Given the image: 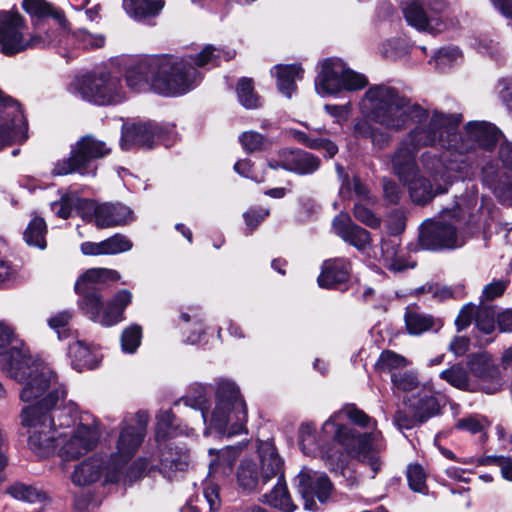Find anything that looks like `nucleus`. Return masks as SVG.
<instances>
[{
    "mask_svg": "<svg viewBox=\"0 0 512 512\" xmlns=\"http://www.w3.org/2000/svg\"><path fill=\"white\" fill-rule=\"evenodd\" d=\"M400 142L392 157V167L395 173L406 177L407 173L415 170V155L424 147H440L443 152L437 154L427 151L421 155L423 169L434 181L438 178L448 184L451 179L450 172H459L463 168V159L454 158L453 146L457 138V128L462 121L460 114H445L438 110L429 112Z\"/></svg>",
    "mask_w": 512,
    "mask_h": 512,
    "instance_id": "obj_1",
    "label": "nucleus"
},
{
    "mask_svg": "<svg viewBox=\"0 0 512 512\" xmlns=\"http://www.w3.org/2000/svg\"><path fill=\"white\" fill-rule=\"evenodd\" d=\"M234 52H225L206 45L195 57L180 58L172 55H148L131 64L125 73L126 84L134 92L154 91L164 96L182 95L199 81L194 67L218 65L234 57Z\"/></svg>",
    "mask_w": 512,
    "mask_h": 512,
    "instance_id": "obj_2",
    "label": "nucleus"
},
{
    "mask_svg": "<svg viewBox=\"0 0 512 512\" xmlns=\"http://www.w3.org/2000/svg\"><path fill=\"white\" fill-rule=\"evenodd\" d=\"M359 108L365 118L355 122L354 134L357 138L370 139L379 149L390 142L391 136L371 122L398 132L405 129L409 121H421L428 115L423 107L412 103L396 88L386 84L369 87L361 98Z\"/></svg>",
    "mask_w": 512,
    "mask_h": 512,
    "instance_id": "obj_3",
    "label": "nucleus"
},
{
    "mask_svg": "<svg viewBox=\"0 0 512 512\" xmlns=\"http://www.w3.org/2000/svg\"><path fill=\"white\" fill-rule=\"evenodd\" d=\"M325 438H332L346 452L369 466L372 478L381 469L379 451L383 449L382 434L376 428V421L354 405L335 412L323 424Z\"/></svg>",
    "mask_w": 512,
    "mask_h": 512,
    "instance_id": "obj_4",
    "label": "nucleus"
},
{
    "mask_svg": "<svg viewBox=\"0 0 512 512\" xmlns=\"http://www.w3.org/2000/svg\"><path fill=\"white\" fill-rule=\"evenodd\" d=\"M120 277L119 272L113 269L92 268L76 281L75 291L82 297L80 308L93 322L111 327L124 320V310L132 301V293L122 289L106 304L99 293L108 282L117 281Z\"/></svg>",
    "mask_w": 512,
    "mask_h": 512,
    "instance_id": "obj_5",
    "label": "nucleus"
},
{
    "mask_svg": "<svg viewBox=\"0 0 512 512\" xmlns=\"http://www.w3.org/2000/svg\"><path fill=\"white\" fill-rule=\"evenodd\" d=\"M185 405L201 411L204 422L222 435L232 436L246 432L247 408L238 387L230 381L218 383L215 404L208 417L206 388L200 386L193 395L182 399Z\"/></svg>",
    "mask_w": 512,
    "mask_h": 512,
    "instance_id": "obj_6",
    "label": "nucleus"
},
{
    "mask_svg": "<svg viewBox=\"0 0 512 512\" xmlns=\"http://www.w3.org/2000/svg\"><path fill=\"white\" fill-rule=\"evenodd\" d=\"M22 370L25 371L23 379L15 380L25 383L20 399L27 403L26 406H36L39 410H51L64 399L65 386L59 383L57 375L49 366L33 360L29 355L22 362Z\"/></svg>",
    "mask_w": 512,
    "mask_h": 512,
    "instance_id": "obj_7",
    "label": "nucleus"
},
{
    "mask_svg": "<svg viewBox=\"0 0 512 512\" xmlns=\"http://www.w3.org/2000/svg\"><path fill=\"white\" fill-rule=\"evenodd\" d=\"M146 424L147 415L138 413L135 417L125 420L121 426L116 452L110 458L123 473L124 481L136 480L146 469L147 463L143 459H138L128 468L126 467L144 439Z\"/></svg>",
    "mask_w": 512,
    "mask_h": 512,
    "instance_id": "obj_8",
    "label": "nucleus"
},
{
    "mask_svg": "<svg viewBox=\"0 0 512 512\" xmlns=\"http://www.w3.org/2000/svg\"><path fill=\"white\" fill-rule=\"evenodd\" d=\"M73 94L96 105H116L127 98L120 77L110 72L88 73L74 80Z\"/></svg>",
    "mask_w": 512,
    "mask_h": 512,
    "instance_id": "obj_9",
    "label": "nucleus"
},
{
    "mask_svg": "<svg viewBox=\"0 0 512 512\" xmlns=\"http://www.w3.org/2000/svg\"><path fill=\"white\" fill-rule=\"evenodd\" d=\"M367 85L366 76L350 69L340 58H327L318 64L315 89L321 97L361 90Z\"/></svg>",
    "mask_w": 512,
    "mask_h": 512,
    "instance_id": "obj_10",
    "label": "nucleus"
},
{
    "mask_svg": "<svg viewBox=\"0 0 512 512\" xmlns=\"http://www.w3.org/2000/svg\"><path fill=\"white\" fill-rule=\"evenodd\" d=\"M110 151L111 149L106 143L93 136H84L72 147L69 157L54 163L51 173L53 176H65L72 173L94 176L97 170L94 161L108 155Z\"/></svg>",
    "mask_w": 512,
    "mask_h": 512,
    "instance_id": "obj_11",
    "label": "nucleus"
},
{
    "mask_svg": "<svg viewBox=\"0 0 512 512\" xmlns=\"http://www.w3.org/2000/svg\"><path fill=\"white\" fill-rule=\"evenodd\" d=\"M50 410H39L36 406H25L21 411V425L27 429L29 448L38 456L49 455L58 446V432Z\"/></svg>",
    "mask_w": 512,
    "mask_h": 512,
    "instance_id": "obj_12",
    "label": "nucleus"
},
{
    "mask_svg": "<svg viewBox=\"0 0 512 512\" xmlns=\"http://www.w3.org/2000/svg\"><path fill=\"white\" fill-rule=\"evenodd\" d=\"M24 21L20 14L11 11L0 12V51L12 56L28 48L45 47L53 41L52 35L36 33L29 40L24 38Z\"/></svg>",
    "mask_w": 512,
    "mask_h": 512,
    "instance_id": "obj_13",
    "label": "nucleus"
},
{
    "mask_svg": "<svg viewBox=\"0 0 512 512\" xmlns=\"http://www.w3.org/2000/svg\"><path fill=\"white\" fill-rule=\"evenodd\" d=\"M101 437L98 420L89 412L79 416L77 425L59 438L60 456L66 460L77 459L93 450Z\"/></svg>",
    "mask_w": 512,
    "mask_h": 512,
    "instance_id": "obj_14",
    "label": "nucleus"
},
{
    "mask_svg": "<svg viewBox=\"0 0 512 512\" xmlns=\"http://www.w3.org/2000/svg\"><path fill=\"white\" fill-rule=\"evenodd\" d=\"M445 212L440 219L425 221L420 229L419 244L423 249L438 251L456 249L465 244L466 237L461 230V221H448Z\"/></svg>",
    "mask_w": 512,
    "mask_h": 512,
    "instance_id": "obj_15",
    "label": "nucleus"
},
{
    "mask_svg": "<svg viewBox=\"0 0 512 512\" xmlns=\"http://www.w3.org/2000/svg\"><path fill=\"white\" fill-rule=\"evenodd\" d=\"M176 141L173 125H160L151 121L127 123L122 128L121 147L151 149L158 144L169 147Z\"/></svg>",
    "mask_w": 512,
    "mask_h": 512,
    "instance_id": "obj_16",
    "label": "nucleus"
},
{
    "mask_svg": "<svg viewBox=\"0 0 512 512\" xmlns=\"http://www.w3.org/2000/svg\"><path fill=\"white\" fill-rule=\"evenodd\" d=\"M445 4L429 3L424 0H407L403 6V15L407 23L419 31L438 34L447 28L442 13Z\"/></svg>",
    "mask_w": 512,
    "mask_h": 512,
    "instance_id": "obj_17",
    "label": "nucleus"
},
{
    "mask_svg": "<svg viewBox=\"0 0 512 512\" xmlns=\"http://www.w3.org/2000/svg\"><path fill=\"white\" fill-rule=\"evenodd\" d=\"M501 137L500 130L490 122L470 121L464 126V133L457 134L454 141V158L474 152L477 148L492 149Z\"/></svg>",
    "mask_w": 512,
    "mask_h": 512,
    "instance_id": "obj_18",
    "label": "nucleus"
},
{
    "mask_svg": "<svg viewBox=\"0 0 512 512\" xmlns=\"http://www.w3.org/2000/svg\"><path fill=\"white\" fill-rule=\"evenodd\" d=\"M105 482L124 480L123 473L118 470L111 458L95 454L75 466L71 481L76 486H88L101 479Z\"/></svg>",
    "mask_w": 512,
    "mask_h": 512,
    "instance_id": "obj_19",
    "label": "nucleus"
},
{
    "mask_svg": "<svg viewBox=\"0 0 512 512\" xmlns=\"http://www.w3.org/2000/svg\"><path fill=\"white\" fill-rule=\"evenodd\" d=\"M240 454V448L227 446L218 452L217 459L211 461L209 466V478L203 482L204 501L209 506V511L220 508L219 486L212 477H225L232 473L233 466Z\"/></svg>",
    "mask_w": 512,
    "mask_h": 512,
    "instance_id": "obj_20",
    "label": "nucleus"
},
{
    "mask_svg": "<svg viewBox=\"0 0 512 512\" xmlns=\"http://www.w3.org/2000/svg\"><path fill=\"white\" fill-rule=\"evenodd\" d=\"M499 158L502 162L501 169H495L492 165L482 168L483 181L489 185L495 195L502 201L512 202V143L504 142L499 149Z\"/></svg>",
    "mask_w": 512,
    "mask_h": 512,
    "instance_id": "obj_21",
    "label": "nucleus"
},
{
    "mask_svg": "<svg viewBox=\"0 0 512 512\" xmlns=\"http://www.w3.org/2000/svg\"><path fill=\"white\" fill-rule=\"evenodd\" d=\"M86 205V221H93L100 229L126 226L134 221L132 209L120 202L96 203L89 200Z\"/></svg>",
    "mask_w": 512,
    "mask_h": 512,
    "instance_id": "obj_22",
    "label": "nucleus"
},
{
    "mask_svg": "<svg viewBox=\"0 0 512 512\" xmlns=\"http://www.w3.org/2000/svg\"><path fill=\"white\" fill-rule=\"evenodd\" d=\"M7 351L9 355L4 364L5 372L13 379H23L25 371L22 370V362L30 355L29 349L19 339L12 326L0 322V355Z\"/></svg>",
    "mask_w": 512,
    "mask_h": 512,
    "instance_id": "obj_23",
    "label": "nucleus"
},
{
    "mask_svg": "<svg viewBox=\"0 0 512 512\" xmlns=\"http://www.w3.org/2000/svg\"><path fill=\"white\" fill-rule=\"evenodd\" d=\"M297 482L306 510H315L317 508L314 500L315 497L321 503H325L333 489L332 483L326 474L315 472L308 468L300 471L297 476Z\"/></svg>",
    "mask_w": 512,
    "mask_h": 512,
    "instance_id": "obj_24",
    "label": "nucleus"
},
{
    "mask_svg": "<svg viewBox=\"0 0 512 512\" xmlns=\"http://www.w3.org/2000/svg\"><path fill=\"white\" fill-rule=\"evenodd\" d=\"M468 365L471 375L478 380V385L486 393L492 394L499 389V370L488 354L471 356Z\"/></svg>",
    "mask_w": 512,
    "mask_h": 512,
    "instance_id": "obj_25",
    "label": "nucleus"
},
{
    "mask_svg": "<svg viewBox=\"0 0 512 512\" xmlns=\"http://www.w3.org/2000/svg\"><path fill=\"white\" fill-rule=\"evenodd\" d=\"M423 404L426 405V412L421 411V405L410 406L408 401L404 402V407L399 408L395 413V425L399 429H412L439 413V403L433 399H427Z\"/></svg>",
    "mask_w": 512,
    "mask_h": 512,
    "instance_id": "obj_26",
    "label": "nucleus"
},
{
    "mask_svg": "<svg viewBox=\"0 0 512 512\" xmlns=\"http://www.w3.org/2000/svg\"><path fill=\"white\" fill-rule=\"evenodd\" d=\"M351 263L346 258H333L325 260L321 266V273L317 278L319 287L336 289L346 283L350 278Z\"/></svg>",
    "mask_w": 512,
    "mask_h": 512,
    "instance_id": "obj_27",
    "label": "nucleus"
},
{
    "mask_svg": "<svg viewBox=\"0 0 512 512\" xmlns=\"http://www.w3.org/2000/svg\"><path fill=\"white\" fill-rule=\"evenodd\" d=\"M332 228L336 235L358 250H364L371 243L370 233L354 224L346 214L336 216L332 222Z\"/></svg>",
    "mask_w": 512,
    "mask_h": 512,
    "instance_id": "obj_28",
    "label": "nucleus"
},
{
    "mask_svg": "<svg viewBox=\"0 0 512 512\" xmlns=\"http://www.w3.org/2000/svg\"><path fill=\"white\" fill-rule=\"evenodd\" d=\"M399 179L408 187L410 197L417 204H425L430 201L436 194L446 192V187L437 185L435 189L427 179L419 175V169L415 163L413 173H407L406 177H402L399 173H395Z\"/></svg>",
    "mask_w": 512,
    "mask_h": 512,
    "instance_id": "obj_29",
    "label": "nucleus"
},
{
    "mask_svg": "<svg viewBox=\"0 0 512 512\" xmlns=\"http://www.w3.org/2000/svg\"><path fill=\"white\" fill-rule=\"evenodd\" d=\"M69 355L72 366L79 372L85 369H95L102 359V354L97 346L81 340L70 344Z\"/></svg>",
    "mask_w": 512,
    "mask_h": 512,
    "instance_id": "obj_30",
    "label": "nucleus"
},
{
    "mask_svg": "<svg viewBox=\"0 0 512 512\" xmlns=\"http://www.w3.org/2000/svg\"><path fill=\"white\" fill-rule=\"evenodd\" d=\"M83 412L78 411V407L73 402H68L62 407L54 406L50 412V418H54V429L58 432V437H66L67 432L73 429L79 422V416Z\"/></svg>",
    "mask_w": 512,
    "mask_h": 512,
    "instance_id": "obj_31",
    "label": "nucleus"
},
{
    "mask_svg": "<svg viewBox=\"0 0 512 512\" xmlns=\"http://www.w3.org/2000/svg\"><path fill=\"white\" fill-rule=\"evenodd\" d=\"M271 73L275 75L277 79V87L279 91L286 97L290 98L296 90L295 82L302 78L303 69L298 64H278L271 69Z\"/></svg>",
    "mask_w": 512,
    "mask_h": 512,
    "instance_id": "obj_32",
    "label": "nucleus"
},
{
    "mask_svg": "<svg viewBox=\"0 0 512 512\" xmlns=\"http://www.w3.org/2000/svg\"><path fill=\"white\" fill-rule=\"evenodd\" d=\"M261 462V482L265 484L273 477H283L282 461L278 456L275 447L270 443H262L259 446Z\"/></svg>",
    "mask_w": 512,
    "mask_h": 512,
    "instance_id": "obj_33",
    "label": "nucleus"
},
{
    "mask_svg": "<svg viewBox=\"0 0 512 512\" xmlns=\"http://www.w3.org/2000/svg\"><path fill=\"white\" fill-rule=\"evenodd\" d=\"M88 199L80 198L75 193H62L60 199L50 204L52 212L62 219H68L76 211L84 220L86 219V205Z\"/></svg>",
    "mask_w": 512,
    "mask_h": 512,
    "instance_id": "obj_34",
    "label": "nucleus"
},
{
    "mask_svg": "<svg viewBox=\"0 0 512 512\" xmlns=\"http://www.w3.org/2000/svg\"><path fill=\"white\" fill-rule=\"evenodd\" d=\"M164 6V0H123V8L130 17L136 20L155 17Z\"/></svg>",
    "mask_w": 512,
    "mask_h": 512,
    "instance_id": "obj_35",
    "label": "nucleus"
},
{
    "mask_svg": "<svg viewBox=\"0 0 512 512\" xmlns=\"http://www.w3.org/2000/svg\"><path fill=\"white\" fill-rule=\"evenodd\" d=\"M299 445L302 452L310 457L330 458L322 448L316 435L315 427L310 423H303L299 428Z\"/></svg>",
    "mask_w": 512,
    "mask_h": 512,
    "instance_id": "obj_36",
    "label": "nucleus"
},
{
    "mask_svg": "<svg viewBox=\"0 0 512 512\" xmlns=\"http://www.w3.org/2000/svg\"><path fill=\"white\" fill-rule=\"evenodd\" d=\"M263 502L284 512H294L296 510V505L292 502L282 477L277 480L276 485L269 493L263 495Z\"/></svg>",
    "mask_w": 512,
    "mask_h": 512,
    "instance_id": "obj_37",
    "label": "nucleus"
},
{
    "mask_svg": "<svg viewBox=\"0 0 512 512\" xmlns=\"http://www.w3.org/2000/svg\"><path fill=\"white\" fill-rule=\"evenodd\" d=\"M405 325L409 334L420 335L433 328L441 327V323L432 316L420 313L414 309H407L405 313Z\"/></svg>",
    "mask_w": 512,
    "mask_h": 512,
    "instance_id": "obj_38",
    "label": "nucleus"
},
{
    "mask_svg": "<svg viewBox=\"0 0 512 512\" xmlns=\"http://www.w3.org/2000/svg\"><path fill=\"white\" fill-rule=\"evenodd\" d=\"M0 123L27 124L21 105L0 89Z\"/></svg>",
    "mask_w": 512,
    "mask_h": 512,
    "instance_id": "obj_39",
    "label": "nucleus"
},
{
    "mask_svg": "<svg viewBox=\"0 0 512 512\" xmlns=\"http://www.w3.org/2000/svg\"><path fill=\"white\" fill-rule=\"evenodd\" d=\"M325 131L324 128L313 129L309 134L303 131L294 130L292 134L294 138L305 146L312 149H324L328 157H333L338 152V147L332 141L325 138H316L313 136L312 132Z\"/></svg>",
    "mask_w": 512,
    "mask_h": 512,
    "instance_id": "obj_40",
    "label": "nucleus"
},
{
    "mask_svg": "<svg viewBox=\"0 0 512 512\" xmlns=\"http://www.w3.org/2000/svg\"><path fill=\"white\" fill-rule=\"evenodd\" d=\"M440 378L450 385L462 389L472 390L476 384L471 380L468 371L461 365L456 364L440 373Z\"/></svg>",
    "mask_w": 512,
    "mask_h": 512,
    "instance_id": "obj_41",
    "label": "nucleus"
},
{
    "mask_svg": "<svg viewBox=\"0 0 512 512\" xmlns=\"http://www.w3.org/2000/svg\"><path fill=\"white\" fill-rule=\"evenodd\" d=\"M46 231L47 226L45 220L41 217L35 216L29 222L24 232V240L29 246L44 249L46 247Z\"/></svg>",
    "mask_w": 512,
    "mask_h": 512,
    "instance_id": "obj_42",
    "label": "nucleus"
},
{
    "mask_svg": "<svg viewBox=\"0 0 512 512\" xmlns=\"http://www.w3.org/2000/svg\"><path fill=\"white\" fill-rule=\"evenodd\" d=\"M28 138V124L0 123V150L11 143H22Z\"/></svg>",
    "mask_w": 512,
    "mask_h": 512,
    "instance_id": "obj_43",
    "label": "nucleus"
},
{
    "mask_svg": "<svg viewBox=\"0 0 512 512\" xmlns=\"http://www.w3.org/2000/svg\"><path fill=\"white\" fill-rule=\"evenodd\" d=\"M6 493L16 500L29 503L41 502L46 498L42 491L23 483H14L10 485L6 490Z\"/></svg>",
    "mask_w": 512,
    "mask_h": 512,
    "instance_id": "obj_44",
    "label": "nucleus"
},
{
    "mask_svg": "<svg viewBox=\"0 0 512 512\" xmlns=\"http://www.w3.org/2000/svg\"><path fill=\"white\" fill-rule=\"evenodd\" d=\"M237 96L242 106L254 109L260 106L258 95L254 92L253 81L250 78H242L236 87Z\"/></svg>",
    "mask_w": 512,
    "mask_h": 512,
    "instance_id": "obj_45",
    "label": "nucleus"
},
{
    "mask_svg": "<svg viewBox=\"0 0 512 512\" xmlns=\"http://www.w3.org/2000/svg\"><path fill=\"white\" fill-rule=\"evenodd\" d=\"M408 365V360L390 350L383 351L376 362V367L382 372H400L399 370Z\"/></svg>",
    "mask_w": 512,
    "mask_h": 512,
    "instance_id": "obj_46",
    "label": "nucleus"
},
{
    "mask_svg": "<svg viewBox=\"0 0 512 512\" xmlns=\"http://www.w3.org/2000/svg\"><path fill=\"white\" fill-rule=\"evenodd\" d=\"M237 480L244 490L256 489L261 482V479L258 478L256 465L248 460L243 461L237 472Z\"/></svg>",
    "mask_w": 512,
    "mask_h": 512,
    "instance_id": "obj_47",
    "label": "nucleus"
},
{
    "mask_svg": "<svg viewBox=\"0 0 512 512\" xmlns=\"http://www.w3.org/2000/svg\"><path fill=\"white\" fill-rule=\"evenodd\" d=\"M142 339V328L132 324L125 328L121 335V348L125 353H134L139 347Z\"/></svg>",
    "mask_w": 512,
    "mask_h": 512,
    "instance_id": "obj_48",
    "label": "nucleus"
},
{
    "mask_svg": "<svg viewBox=\"0 0 512 512\" xmlns=\"http://www.w3.org/2000/svg\"><path fill=\"white\" fill-rule=\"evenodd\" d=\"M461 58V51L457 47H448L440 49L430 63L434 62L435 68L438 70H445Z\"/></svg>",
    "mask_w": 512,
    "mask_h": 512,
    "instance_id": "obj_49",
    "label": "nucleus"
},
{
    "mask_svg": "<svg viewBox=\"0 0 512 512\" xmlns=\"http://www.w3.org/2000/svg\"><path fill=\"white\" fill-rule=\"evenodd\" d=\"M156 438L164 440L168 437L176 435V428L173 426L174 415L170 410L159 412L157 415Z\"/></svg>",
    "mask_w": 512,
    "mask_h": 512,
    "instance_id": "obj_50",
    "label": "nucleus"
},
{
    "mask_svg": "<svg viewBox=\"0 0 512 512\" xmlns=\"http://www.w3.org/2000/svg\"><path fill=\"white\" fill-rule=\"evenodd\" d=\"M320 166V160L316 156L303 150L296 153L295 171L297 174H311Z\"/></svg>",
    "mask_w": 512,
    "mask_h": 512,
    "instance_id": "obj_51",
    "label": "nucleus"
},
{
    "mask_svg": "<svg viewBox=\"0 0 512 512\" xmlns=\"http://www.w3.org/2000/svg\"><path fill=\"white\" fill-rule=\"evenodd\" d=\"M72 38L83 49L101 48L105 44V37L102 34H91L85 29L74 32Z\"/></svg>",
    "mask_w": 512,
    "mask_h": 512,
    "instance_id": "obj_52",
    "label": "nucleus"
},
{
    "mask_svg": "<svg viewBox=\"0 0 512 512\" xmlns=\"http://www.w3.org/2000/svg\"><path fill=\"white\" fill-rule=\"evenodd\" d=\"M106 255H115L130 251L133 247L132 241L123 234H115L104 240Z\"/></svg>",
    "mask_w": 512,
    "mask_h": 512,
    "instance_id": "obj_53",
    "label": "nucleus"
},
{
    "mask_svg": "<svg viewBox=\"0 0 512 512\" xmlns=\"http://www.w3.org/2000/svg\"><path fill=\"white\" fill-rule=\"evenodd\" d=\"M297 152L298 150L283 149L278 152L276 157L269 160L268 165L272 169L281 168L290 172H294Z\"/></svg>",
    "mask_w": 512,
    "mask_h": 512,
    "instance_id": "obj_54",
    "label": "nucleus"
},
{
    "mask_svg": "<svg viewBox=\"0 0 512 512\" xmlns=\"http://www.w3.org/2000/svg\"><path fill=\"white\" fill-rule=\"evenodd\" d=\"M391 381L394 390L412 391L418 386V379L411 371L393 372Z\"/></svg>",
    "mask_w": 512,
    "mask_h": 512,
    "instance_id": "obj_55",
    "label": "nucleus"
},
{
    "mask_svg": "<svg viewBox=\"0 0 512 512\" xmlns=\"http://www.w3.org/2000/svg\"><path fill=\"white\" fill-rule=\"evenodd\" d=\"M407 479L409 487L419 493H425L426 487V473L424 469L418 464H411L407 469Z\"/></svg>",
    "mask_w": 512,
    "mask_h": 512,
    "instance_id": "obj_56",
    "label": "nucleus"
},
{
    "mask_svg": "<svg viewBox=\"0 0 512 512\" xmlns=\"http://www.w3.org/2000/svg\"><path fill=\"white\" fill-rule=\"evenodd\" d=\"M490 425V422L481 415H471L466 418L460 419L456 428L466 430L472 434L484 432Z\"/></svg>",
    "mask_w": 512,
    "mask_h": 512,
    "instance_id": "obj_57",
    "label": "nucleus"
},
{
    "mask_svg": "<svg viewBox=\"0 0 512 512\" xmlns=\"http://www.w3.org/2000/svg\"><path fill=\"white\" fill-rule=\"evenodd\" d=\"M399 243L395 239H383L381 242V252L383 265L387 269H400L395 262V256L398 253Z\"/></svg>",
    "mask_w": 512,
    "mask_h": 512,
    "instance_id": "obj_58",
    "label": "nucleus"
},
{
    "mask_svg": "<svg viewBox=\"0 0 512 512\" xmlns=\"http://www.w3.org/2000/svg\"><path fill=\"white\" fill-rule=\"evenodd\" d=\"M475 323L477 329L480 332L486 335L491 334L495 330V319L493 311L487 307L478 309L475 316Z\"/></svg>",
    "mask_w": 512,
    "mask_h": 512,
    "instance_id": "obj_59",
    "label": "nucleus"
},
{
    "mask_svg": "<svg viewBox=\"0 0 512 512\" xmlns=\"http://www.w3.org/2000/svg\"><path fill=\"white\" fill-rule=\"evenodd\" d=\"M18 276V269L10 261L0 257V288L12 286Z\"/></svg>",
    "mask_w": 512,
    "mask_h": 512,
    "instance_id": "obj_60",
    "label": "nucleus"
},
{
    "mask_svg": "<svg viewBox=\"0 0 512 512\" xmlns=\"http://www.w3.org/2000/svg\"><path fill=\"white\" fill-rule=\"evenodd\" d=\"M239 141L245 151L254 152L262 149L265 143V138L258 132L247 131L239 136Z\"/></svg>",
    "mask_w": 512,
    "mask_h": 512,
    "instance_id": "obj_61",
    "label": "nucleus"
},
{
    "mask_svg": "<svg viewBox=\"0 0 512 512\" xmlns=\"http://www.w3.org/2000/svg\"><path fill=\"white\" fill-rule=\"evenodd\" d=\"M23 8L33 17L44 18L52 15V7L45 0H23Z\"/></svg>",
    "mask_w": 512,
    "mask_h": 512,
    "instance_id": "obj_62",
    "label": "nucleus"
},
{
    "mask_svg": "<svg viewBox=\"0 0 512 512\" xmlns=\"http://www.w3.org/2000/svg\"><path fill=\"white\" fill-rule=\"evenodd\" d=\"M508 283V280H493L491 283L484 286L481 301H492L495 298L502 296L508 286Z\"/></svg>",
    "mask_w": 512,
    "mask_h": 512,
    "instance_id": "obj_63",
    "label": "nucleus"
},
{
    "mask_svg": "<svg viewBox=\"0 0 512 512\" xmlns=\"http://www.w3.org/2000/svg\"><path fill=\"white\" fill-rule=\"evenodd\" d=\"M71 318V312L61 311L48 319V325L57 332L59 339L65 337L63 334L66 332V327L68 326Z\"/></svg>",
    "mask_w": 512,
    "mask_h": 512,
    "instance_id": "obj_64",
    "label": "nucleus"
}]
</instances>
